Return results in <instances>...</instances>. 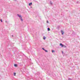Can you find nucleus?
Returning <instances> with one entry per match:
<instances>
[{
    "label": "nucleus",
    "instance_id": "f257e3e1",
    "mask_svg": "<svg viewBox=\"0 0 80 80\" xmlns=\"http://www.w3.org/2000/svg\"><path fill=\"white\" fill-rule=\"evenodd\" d=\"M19 18H20V19L21 20L22 22H23V19H22V17L21 16V15L19 14H17Z\"/></svg>",
    "mask_w": 80,
    "mask_h": 80
},
{
    "label": "nucleus",
    "instance_id": "f03ea898",
    "mask_svg": "<svg viewBox=\"0 0 80 80\" xmlns=\"http://www.w3.org/2000/svg\"><path fill=\"white\" fill-rule=\"evenodd\" d=\"M61 32L62 35H63V34H64V32L62 30H61Z\"/></svg>",
    "mask_w": 80,
    "mask_h": 80
},
{
    "label": "nucleus",
    "instance_id": "7ed1b4c3",
    "mask_svg": "<svg viewBox=\"0 0 80 80\" xmlns=\"http://www.w3.org/2000/svg\"><path fill=\"white\" fill-rule=\"evenodd\" d=\"M60 46H61V47H64V45H63L62 43H60Z\"/></svg>",
    "mask_w": 80,
    "mask_h": 80
},
{
    "label": "nucleus",
    "instance_id": "20e7f679",
    "mask_svg": "<svg viewBox=\"0 0 80 80\" xmlns=\"http://www.w3.org/2000/svg\"><path fill=\"white\" fill-rule=\"evenodd\" d=\"M32 5V3L31 2L29 4V6H31V5Z\"/></svg>",
    "mask_w": 80,
    "mask_h": 80
},
{
    "label": "nucleus",
    "instance_id": "39448f33",
    "mask_svg": "<svg viewBox=\"0 0 80 80\" xmlns=\"http://www.w3.org/2000/svg\"><path fill=\"white\" fill-rule=\"evenodd\" d=\"M46 38V37L45 36H44L43 37V39L44 40H45V39Z\"/></svg>",
    "mask_w": 80,
    "mask_h": 80
},
{
    "label": "nucleus",
    "instance_id": "423d86ee",
    "mask_svg": "<svg viewBox=\"0 0 80 80\" xmlns=\"http://www.w3.org/2000/svg\"><path fill=\"white\" fill-rule=\"evenodd\" d=\"M14 67H17V65L16 64H14Z\"/></svg>",
    "mask_w": 80,
    "mask_h": 80
},
{
    "label": "nucleus",
    "instance_id": "0eeeda50",
    "mask_svg": "<svg viewBox=\"0 0 80 80\" xmlns=\"http://www.w3.org/2000/svg\"><path fill=\"white\" fill-rule=\"evenodd\" d=\"M48 31H50V28H48Z\"/></svg>",
    "mask_w": 80,
    "mask_h": 80
},
{
    "label": "nucleus",
    "instance_id": "6e6552de",
    "mask_svg": "<svg viewBox=\"0 0 80 80\" xmlns=\"http://www.w3.org/2000/svg\"><path fill=\"white\" fill-rule=\"evenodd\" d=\"M14 76H16V73L15 72H14Z\"/></svg>",
    "mask_w": 80,
    "mask_h": 80
},
{
    "label": "nucleus",
    "instance_id": "1a4fd4ad",
    "mask_svg": "<svg viewBox=\"0 0 80 80\" xmlns=\"http://www.w3.org/2000/svg\"><path fill=\"white\" fill-rule=\"evenodd\" d=\"M52 53H53V52H55V51L53 50H52Z\"/></svg>",
    "mask_w": 80,
    "mask_h": 80
},
{
    "label": "nucleus",
    "instance_id": "9d476101",
    "mask_svg": "<svg viewBox=\"0 0 80 80\" xmlns=\"http://www.w3.org/2000/svg\"><path fill=\"white\" fill-rule=\"evenodd\" d=\"M44 51H45V52H48V51H47V50H44Z\"/></svg>",
    "mask_w": 80,
    "mask_h": 80
},
{
    "label": "nucleus",
    "instance_id": "9b49d317",
    "mask_svg": "<svg viewBox=\"0 0 80 80\" xmlns=\"http://www.w3.org/2000/svg\"><path fill=\"white\" fill-rule=\"evenodd\" d=\"M50 4H51V5H52V2H51V1H50Z\"/></svg>",
    "mask_w": 80,
    "mask_h": 80
},
{
    "label": "nucleus",
    "instance_id": "f8f14e48",
    "mask_svg": "<svg viewBox=\"0 0 80 80\" xmlns=\"http://www.w3.org/2000/svg\"><path fill=\"white\" fill-rule=\"evenodd\" d=\"M47 23H48V21H47Z\"/></svg>",
    "mask_w": 80,
    "mask_h": 80
},
{
    "label": "nucleus",
    "instance_id": "ddd939ff",
    "mask_svg": "<svg viewBox=\"0 0 80 80\" xmlns=\"http://www.w3.org/2000/svg\"><path fill=\"white\" fill-rule=\"evenodd\" d=\"M63 47H64V48H66V46H65L64 45V46Z\"/></svg>",
    "mask_w": 80,
    "mask_h": 80
},
{
    "label": "nucleus",
    "instance_id": "4468645a",
    "mask_svg": "<svg viewBox=\"0 0 80 80\" xmlns=\"http://www.w3.org/2000/svg\"><path fill=\"white\" fill-rule=\"evenodd\" d=\"M42 50H45V49H44V48H42Z\"/></svg>",
    "mask_w": 80,
    "mask_h": 80
},
{
    "label": "nucleus",
    "instance_id": "2eb2a0df",
    "mask_svg": "<svg viewBox=\"0 0 80 80\" xmlns=\"http://www.w3.org/2000/svg\"><path fill=\"white\" fill-rule=\"evenodd\" d=\"M1 22H2L3 21H2V19H1Z\"/></svg>",
    "mask_w": 80,
    "mask_h": 80
},
{
    "label": "nucleus",
    "instance_id": "dca6fc26",
    "mask_svg": "<svg viewBox=\"0 0 80 80\" xmlns=\"http://www.w3.org/2000/svg\"><path fill=\"white\" fill-rule=\"evenodd\" d=\"M68 80H72L71 79L69 78Z\"/></svg>",
    "mask_w": 80,
    "mask_h": 80
},
{
    "label": "nucleus",
    "instance_id": "f3484780",
    "mask_svg": "<svg viewBox=\"0 0 80 80\" xmlns=\"http://www.w3.org/2000/svg\"><path fill=\"white\" fill-rule=\"evenodd\" d=\"M62 53H63V52H62Z\"/></svg>",
    "mask_w": 80,
    "mask_h": 80
},
{
    "label": "nucleus",
    "instance_id": "a211bd4d",
    "mask_svg": "<svg viewBox=\"0 0 80 80\" xmlns=\"http://www.w3.org/2000/svg\"><path fill=\"white\" fill-rule=\"evenodd\" d=\"M6 22H7V21H6Z\"/></svg>",
    "mask_w": 80,
    "mask_h": 80
}]
</instances>
